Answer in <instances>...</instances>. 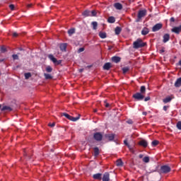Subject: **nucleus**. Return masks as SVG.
<instances>
[{"instance_id": "f257e3e1", "label": "nucleus", "mask_w": 181, "mask_h": 181, "mask_svg": "<svg viewBox=\"0 0 181 181\" xmlns=\"http://www.w3.org/2000/svg\"><path fill=\"white\" fill-rule=\"evenodd\" d=\"M146 42H144L142 39L138 38L136 41L133 42L134 49H141V47H145Z\"/></svg>"}, {"instance_id": "f03ea898", "label": "nucleus", "mask_w": 181, "mask_h": 181, "mask_svg": "<svg viewBox=\"0 0 181 181\" xmlns=\"http://www.w3.org/2000/svg\"><path fill=\"white\" fill-rule=\"evenodd\" d=\"M61 115L62 117H65L67 119H69V121H73V122H76V121H78V119H80V116L74 117L66 112L62 113Z\"/></svg>"}, {"instance_id": "7ed1b4c3", "label": "nucleus", "mask_w": 181, "mask_h": 181, "mask_svg": "<svg viewBox=\"0 0 181 181\" xmlns=\"http://www.w3.org/2000/svg\"><path fill=\"white\" fill-rule=\"evenodd\" d=\"M48 59H49V60L54 63V66H59V64H62V60H57V59L54 58L53 54H49Z\"/></svg>"}, {"instance_id": "20e7f679", "label": "nucleus", "mask_w": 181, "mask_h": 181, "mask_svg": "<svg viewBox=\"0 0 181 181\" xmlns=\"http://www.w3.org/2000/svg\"><path fill=\"white\" fill-rule=\"evenodd\" d=\"M133 98L136 100V101H142L144 98H145V95L139 92L136 93L133 95Z\"/></svg>"}, {"instance_id": "39448f33", "label": "nucleus", "mask_w": 181, "mask_h": 181, "mask_svg": "<svg viewBox=\"0 0 181 181\" xmlns=\"http://www.w3.org/2000/svg\"><path fill=\"white\" fill-rule=\"evenodd\" d=\"M93 139L97 141V142H101L103 141V133L95 132L93 134Z\"/></svg>"}, {"instance_id": "423d86ee", "label": "nucleus", "mask_w": 181, "mask_h": 181, "mask_svg": "<svg viewBox=\"0 0 181 181\" xmlns=\"http://www.w3.org/2000/svg\"><path fill=\"white\" fill-rule=\"evenodd\" d=\"M144 16H146V10L144 9L139 11L137 16L138 20L136 22H139V20L142 19V18H144Z\"/></svg>"}, {"instance_id": "0eeeda50", "label": "nucleus", "mask_w": 181, "mask_h": 181, "mask_svg": "<svg viewBox=\"0 0 181 181\" xmlns=\"http://www.w3.org/2000/svg\"><path fill=\"white\" fill-rule=\"evenodd\" d=\"M171 168L169 167V165H163L160 167V173H169L170 172Z\"/></svg>"}, {"instance_id": "6e6552de", "label": "nucleus", "mask_w": 181, "mask_h": 181, "mask_svg": "<svg viewBox=\"0 0 181 181\" xmlns=\"http://www.w3.org/2000/svg\"><path fill=\"white\" fill-rule=\"evenodd\" d=\"M163 25L162 23H159L156 24L153 28H152V32H158V30H160L162 29Z\"/></svg>"}, {"instance_id": "1a4fd4ad", "label": "nucleus", "mask_w": 181, "mask_h": 181, "mask_svg": "<svg viewBox=\"0 0 181 181\" xmlns=\"http://www.w3.org/2000/svg\"><path fill=\"white\" fill-rule=\"evenodd\" d=\"M170 40V35L166 33L163 36V42L168 43Z\"/></svg>"}, {"instance_id": "9d476101", "label": "nucleus", "mask_w": 181, "mask_h": 181, "mask_svg": "<svg viewBox=\"0 0 181 181\" xmlns=\"http://www.w3.org/2000/svg\"><path fill=\"white\" fill-rule=\"evenodd\" d=\"M106 139H108V141H114L115 139V134H107L105 135Z\"/></svg>"}, {"instance_id": "9b49d317", "label": "nucleus", "mask_w": 181, "mask_h": 181, "mask_svg": "<svg viewBox=\"0 0 181 181\" xmlns=\"http://www.w3.org/2000/svg\"><path fill=\"white\" fill-rule=\"evenodd\" d=\"M102 177H103V174L101 173H96L93 175V179H95V180H101V179H103Z\"/></svg>"}, {"instance_id": "f8f14e48", "label": "nucleus", "mask_w": 181, "mask_h": 181, "mask_svg": "<svg viewBox=\"0 0 181 181\" xmlns=\"http://www.w3.org/2000/svg\"><path fill=\"white\" fill-rule=\"evenodd\" d=\"M139 145H140V146H143V148H146V146H148V141H146V140H141L139 142Z\"/></svg>"}, {"instance_id": "ddd939ff", "label": "nucleus", "mask_w": 181, "mask_h": 181, "mask_svg": "<svg viewBox=\"0 0 181 181\" xmlns=\"http://www.w3.org/2000/svg\"><path fill=\"white\" fill-rule=\"evenodd\" d=\"M103 181H110V173H105L103 175V177L102 178Z\"/></svg>"}, {"instance_id": "4468645a", "label": "nucleus", "mask_w": 181, "mask_h": 181, "mask_svg": "<svg viewBox=\"0 0 181 181\" xmlns=\"http://www.w3.org/2000/svg\"><path fill=\"white\" fill-rule=\"evenodd\" d=\"M148 33H149V28L144 27L142 30H141V35L143 36H146V35H148Z\"/></svg>"}, {"instance_id": "2eb2a0df", "label": "nucleus", "mask_w": 181, "mask_h": 181, "mask_svg": "<svg viewBox=\"0 0 181 181\" xmlns=\"http://www.w3.org/2000/svg\"><path fill=\"white\" fill-rule=\"evenodd\" d=\"M112 62H113V63H119V62H121V57L117 56L112 57Z\"/></svg>"}, {"instance_id": "dca6fc26", "label": "nucleus", "mask_w": 181, "mask_h": 181, "mask_svg": "<svg viewBox=\"0 0 181 181\" xmlns=\"http://www.w3.org/2000/svg\"><path fill=\"white\" fill-rule=\"evenodd\" d=\"M59 49L62 52H66V49H67V44L63 43L59 45Z\"/></svg>"}, {"instance_id": "f3484780", "label": "nucleus", "mask_w": 181, "mask_h": 181, "mask_svg": "<svg viewBox=\"0 0 181 181\" xmlns=\"http://www.w3.org/2000/svg\"><path fill=\"white\" fill-rule=\"evenodd\" d=\"M114 7L115 8V9L121 11V9H122V4H121L120 3H115L114 4Z\"/></svg>"}, {"instance_id": "a211bd4d", "label": "nucleus", "mask_w": 181, "mask_h": 181, "mask_svg": "<svg viewBox=\"0 0 181 181\" xmlns=\"http://www.w3.org/2000/svg\"><path fill=\"white\" fill-rule=\"evenodd\" d=\"M111 69V63L107 62L103 66V70H110Z\"/></svg>"}, {"instance_id": "6ab92c4d", "label": "nucleus", "mask_w": 181, "mask_h": 181, "mask_svg": "<svg viewBox=\"0 0 181 181\" xmlns=\"http://www.w3.org/2000/svg\"><path fill=\"white\" fill-rule=\"evenodd\" d=\"M82 15L85 16V18H87V16H91V11L86 10L83 12Z\"/></svg>"}, {"instance_id": "aec40b11", "label": "nucleus", "mask_w": 181, "mask_h": 181, "mask_svg": "<svg viewBox=\"0 0 181 181\" xmlns=\"http://www.w3.org/2000/svg\"><path fill=\"white\" fill-rule=\"evenodd\" d=\"M108 23H115V17L110 16L107 18Z\"/></svg>"}, {"instance_id": "412c9836", "label": "nucleus", "mask_w": 181, "mask_h": 181, "mask_svg": "<svg viewBox=\"0 0 181 181\" xmlns=\"http://www.w3.org/2000/svg\"><path fill=\"white\" fill-rule=\"evenodd\" d=\"M181 86V77L177 78L175 83V87H180Z\"/></svg>"}, {"instance_id": "4be33fe9", "label": "nucleus", "mask_w": 181, "mask_h": 181, "mask_svg": "<svg viewBox=\"0 0 181 181\" xmlns=\"http://www.w3.org/2000/svg\"><path fill=\"white\" fill-rule=\"evenodd\" d=\"M94 151V156H98L100 155V149L98 147H95L93 148Z\"/></svg>"}, {"instance_id": "5701e85b", "label": "nucleus", "mask_w": 181, "mask_h": 181, "mask_svg": "<svg viewBox=\"0 0 181 181\" xmlns=\"http://www.w3.org/2000/svg\"><path fill=\"white\" fill-rule=\"evenodd\" d=\"M91 25L93 26V30H97V28L98 26V23H97L96 21H93L91 23Z\"/></svg>"}, {"instance_id": "b1692460", "label": "nucleus", "mask_w": 181, "mask_h": 181, "mask_svg": "<svg viewBox=\"0 0 181 181\" xmlns=\"http://www.w3.org/2000/svg\"><path fill=\"white\" fill-rule=\"evenodd\" d=\"M122 30V28H121V27H116L115 29V35H119V33H121Z\"/></svg>"}, {"instance_id": "393cba45", "label": "nucleus", "mask_w": 181, "mask_h": 181, "mask_svg": "<svg viewBox=\"0 0 181 181\" xmlns=\"http://www.w3.org/2000/svg\"><path fill=\"white\" fill-rule=\"evenodd\" d=\"M99 37H100V39H105L107 37V33L104 32H100Z\"/></svg>"}, {"instance_id": "a878e982", "label": "nucleus", "mask_w": 181, "mask_h": 181, "mask_svg": "<svg viewBox=\"0 0 181 181\" xmlns=\"http://www.w3.org/2000/svg\"><path fill=\"white\" fill-rule=\"evenodd\" d=\"M145 93H146V87H145V86H141L140 88V93L144 95Z\"/></svg>"}, {"instance_id": "bb28decb", "label": "nucleus", "mask_w": 181, "mask_h": 181, "mask_svg": "<svg viewBox=\"0 0 181 181\" xmlns=\"http://www.w3.org/2000/svg\"><path fill=\"white\" fill-rule=\"evenodd\" d=\"M1 111H12V107H11L10 106H4L1 108Z\"/></svg>"}, {"instance_id": "cd10ccee", "label": "nucleus", "mask_w": 181, "mask_h": 181, "mask_svg": "<svg viewBox=\"0 0 181 181\" xmlns=\"http://www.w3.org/2000/svg\"><path fill=\"white\" fill-rule=\"evenodd\" d=\"M123 74H127L129 71V66H124L122 69Z\"/></svg>"}, {"instance_id": "c85d7f7f", "label": "nucleus", "mask_w": 181, "mask_h": 181, "mask_svg": "<svg viewBox=\"0 0 181 181\" xmlns=\"http://www.w3.org/2000/svg\"><path fill=\"white\" fill-rule=\"evenodd\" d=\"M44 77H45L46 80H52L53 78V76L50 74H44Z\"/></svg>"}, {"instance_id": "c756f323", "label": "nucleus", "mask_w": 181, "mask_h": 181, "mask_svg": "<svg viewBox=\"0 0 181 181\" xmlns=\"http://www.w3.org/2000/svg\"><path fill=\"white\" fill-rule=\"evenodd\" d=\"M163 103H164L165 104H167V103H170V102L172 101V98H170V96H168V97L164 98V99L163 100Z\"/></svg>"}, {"instance_id": "7c9ffc66", "label": "nucleus", "mask_w": 181, "mask_h": 181, "mask_svg": "<svg viewBox=\"0 0 181 181\" xmlns=\"http://www.w3.org/2000/svg\"><path fill=\"white\" fill-rule=\"evenodd\" d=\"M74 33H76L75 28H71L70 30H68V35H69V36H71V35H74Z\"/></svg>"}, {"instance_id": "2f4dec72", "label": "nucleus", "mask_w": 181, "mask_h": 181, "mask_svg": "<svg viewBox=\"0 0 181 181\" xmlns=\"http://www.w3.org/2000/svg\"><path fill=\"white\" fill-rule=\"evenodd\" d=\"M24 76H25V80H28V78H30V77H32V74H30V72L25 73Z\"/></svg>"}, {"instance_id": "473e14b6", "label": "nucleus", "mask_w": 181, "mask_h": 181, "mask_svg": "<svg viewBox=\"0 0 181 181\" xmlns=\"http://www.w3.org/2000/svg\"><path fill=\"white\" fill-rule=\"evenodd\" d=\"M46 71L47 73H52V71H53V68H52L50 66H47L46 67Z\"/></svg>"}, {"instance_id": "72a5a7b5", "label": "nucleus", "mask_w": 181, "mask_h": 181, "mask_svg": "<svg viewBox=\"0 0 181 181\" xmlns=\"http://www.w3.org/2000/svg\"><path fill=\"white\" fill-rule=\"evenodd\" d=\"M152 146H157V145H159V141L154 140L151 142Z\"/></svg>"}, {"instance_id": "f704fd0d", "label": "nucleus", "mask_w": 181, "mask_h": 181, "mask_svg": "<svg viewBox=\"0 0 181 181\" xmlns=\"http://www.w3.org/2000/svg\"><path fill=\"white\" fill-rule=\"evenodd\" d=\"M149 156H146L143 158V162H144V163H149Z\"/></svg>"}, {"instance_id": "c9c22d12", "label": "nucleus", "mask_w": 181, "mask_h": 181, "mask_svg": "<svg viewBox=\"0 0 181 181\" xmlns=\"http://www.w3.org/2000/svg\"><path fill=\"white\" fill-rule=\"evenodd\" d=\"M117 166H122V160H117L116 162Z\"/></svg>"}, {"instance_id": "e433bc0d", "label": "nucleus", "mask_w": 181, "mask_h": 181, "mask_svg": "<svg viewBox=\"0 0 181 181\" xmlns=\"http://www.w3.org/2000/svg\"><path fill=\"white\" fill-rule=\"evenodd\" d=\"M13 60H19V56L18 54L12 55Z\"/></svg>"}, {"instance_id": "4c0bfd02", "label": "nucleus", "mask_w": 181, "mask_h": 181, "mask_svg": "<svg viewBox=\"0 0 181 181\" xmlns=\"http://www.w3.org/2000/svg\"><path fill=\"white\" fill-rule=\"evenodd\" d=\"M124 145H126V146H127L129 148V149H131V146L128 144V141L124 140Z\"/></svg>"}, {"instance_id": "58836bf2", "label": "nucleus", "mask_w": 181, "mask_h": 181, "mask_svg": "<svg viewBox=\"0 0 181 181\" xmlns=\"http://www.w3.org/2000/svg\"><path fill=\"white\" fill-rule=\"evenodd\" d=\"M1 53H5L6 52V48L4 46H2L1 47Z\"/></svg>"}, {"instance_id": "ea45409f", "label": "nucleus", "mask_w": 181, "mask_h": 181, "mask_svg": "<svg viewBox=\"0 0 181 181\" xmlns=\"http://www.w3.org/2000/svg\"><path fill=\"white\" fill-rule=\"evenodd\" d=\"M97 15V12L95 11H90V16H95Z\"/></svg>"}, {"instance_id": "a19ab883", "label": "nucleus", "mask_w": 181, "mask_h": 181, "mask_svg": "<svg viewBox=\"0 0 181 181\" xmlns=\"http://www.w3.org/2000/svg\"><path fill=\"white\" fill-rule=\"evenodd\" d=\"M177 129L181 130V122L180 121L177 123Z\"/></svg>"}, {"instance_id": "79ce46f5", "label": "nucleus", "mask_w": 181, "mask_h": 181, "mask_svg": "<svg viewBox=\"0 0 181 181\" xmlns=\"http://www.w3.org/2000/svg\"><path fill=\"white\" fill-rule=\"evenodd\" d=\"M9 8H10L11 11H15V5L10 4Z\"/></svg>"}, {"instance_id": "37998d69", "label": "nucleus", "mask_w": 181, "mask_h": 181, "mask_svg": "<svg viewBox=\"0 0 181 181\" xmlns=\"http://www.w3.org/2000/svg\"><path fill=\"white\" fill-rule=\"evenodd\" d=\"M83 50H84V48L81 47V48L78 49V53H81Z\"/></svg>"}, {"instance_id": "c03bdc74", "label": "nucleus", "mask_w": 181, "mask_h": 181, "mask_svg": "<svg viewBox=\"0 0 181 181\" xmlns=\"http://www.w3.org/2000/svg\"><path fill=\"white\" fill-rule=\"evenodd\" d=\"M54 125H56V123L53 122L52 124H49V127H51V128H53V127H54Z\"/></svg>"}, {"instance_id": "a18cd8bd", "label": "nucleus", "mask_w": 181, "mask_h": 181, "mask_svg": "<svg viewBox=\"0 0 181 181\" xmlns=\"http://www.w3.org/2000/svg\"><path fill=\"white\" fill-rule=\"evenodd\" d=\"M149 100H151V97L148 96L146 98H144V101H149Z\"/></svg>"}, {"instance_id": "49530a36", "label": "nucleus", "mask_w": 181, "mask_h": 181, "mask_svg": "<svg viewBox=\"0 0 181 181\" xmlns=\"http://www.w3.org/2000/svg\"><path fill=\"white\" fill-rule=\"evenodd\" d=\"M168 108H169L168 106H163V110L164 111H168Z\"/></svg>"}, {"instance_id": "de8ad7c7", "label": "nucleus", "mask_w": 181, "mask_h": 181, "mask_svg": "<svg viewBox=\"0 0 181 181\" xmlns=\"http://www.w3.org/2000/svg\"><path fill=\"white\" fill-rule=\"evenodd\" d=\"M127 124H134V122L132 120L129 119L127 121Z\"/></svg>"}, {"instance_id": "09e8293b", "label": "nucleus", "mask_w": 181, "mask_h": 181, "mask_svg": "<svg viewBox=\"0 0 181 181\" xmlns=\"http://www.w3.org/2000/svg\"><path fill=\"white\" fill-rule=\"evenodd\" d=\"M170 22H175V18L173 17H171L170 19Z\"/></svg>"}, {"instance_id": "8fccbe9b", "label": "nucleus", "mask_w": 181, "mask_h": 181, "mask_svg": "<svg viewBox=\"0 0 181 181\" xmlns=\"http://www.w3.org/2000/svg\"><path fill=\"white\" fill-rule=\"evenodd\" d=\"M13 37H17L18 33H14L13 34Z\"/></svg>"}, {"instance_id": "3c124183", "label": "nucleus", "mask_w": 181, "mask_h": 181, "mask_svg": "<svg viewBox=\"0 0 181 181\" xmlns=\"http://www.w3.org/2000/svg\"><path fill=\"white\" fill-rule=\"evenodd\" d=\"M139 158L140 159H142V158H144V155L143 154H139Z\"/></svg>"}, {"instance_id": "603ef678", "label": "nucleus", "mask_w": 181, "mask_h": 181, "mask_svg": "<svg viewBox=\"0 0 181 181\" xmlns=\"http://www.w3.org/2000/svg\"><path fill=\"white\" fill-rule=\"evenodd\" d=\"M78 71H79V73H83V71H84V69H81Z\"/></svg>"}, {"instance_id": "864d4df0", "label": "nucleus", "mask_w": 181, "mask_h": 181, "mask_svg": "<svg viewBox=\"0 0 181 181\" xmlns=\"http://www.w3.org/2000/svg\"><path fill=\"white\" fill-rule=\"evenodd\" d=\"M105 107H106V108H108V107H110V104L109 103H106L105 104Z\"/></svg>"}, {"instance_id": "5fc2aeb1", "label": "nucleus", "mask_w": 181, "mask_h": 181, "mask_svg": "<svg viewBox=\"0 0 181 181\" xmlns=\"http://www.w3.org/2000/svg\"><path fill=\"white\" fill-rule=\"evenodd\" d=\"M27 8H32V4H28Z\"/></svg>"}, {"instance_id": "6e6d98bb", "label": "nucleus", "mask_w": 181, "mask_h": 181, "mask_svg": "<svg viewBox=\"0 0 181 181\" xmlns=\"http://www.w3.org/2000/svg\"><path fill=\"white\" fill-rule=\"evenodd\" d=\"M160 53H165V49H162L161 50H160Z\"/></svg>"}, {"instance_id": "4d7b16f0", "label": "nucleus", "mask_w": 181, "mask_h": 181, "mask_svg": "<svg viewBox=\"0 0 181 181\" xmlns=\"http://www.w3.org/2000/svg\"><path fill=\"white\" fill-rule=\"evenodd\" d=\"M112 49V46H110L109 47H108V50H111Z\"/></svg>"}, {"instance_id": "13d9d810", "label": "nucleus", "mask_w": 181, "mask_h": 181, "mask_svg": "<svg viewBox=\"0 0 181 181\" xmlns=\"http://www.w3.org/2000/svg\"><path fill=\"white\" fill-rule=\"evenodd\" d=\"M178 66H181V59L178 62Z\"/></svg>"}, {"instance_id": "bf43d9fd", "label": "nucleus", "mask_w": 181, "mask_h": 181, "mask_svg": "<svg viewBox=\"0 0 181 181\" xmlns=\"http://www.w3.org/2000/svg\"><path fill=\"white\" fill-rule=\"evenodd\" d=\"M147 112H143V115H147Z\"/></svg>"}, {"instance_id": "052dcab7", "label": "nucleus", "mask_w": 181, "mask_h": 181, "mask_svg": "<svg viewBox=\"0 0 181 181\" xmlns=\"http://www.w3.org/2000/svg\"><path fill=\"white\" fill-rule=\"evenodd\" d=\"M4 60H5V59H0L1 62H4Z\"/></svg>"}, {"instance_id": "680f3d73", "label": "nucleus", "mask_w": 181, "mask_h": 181, "mask_svg": "<svg viewBox=\"0 0 181 181\" xmlns=\"http://www.w3.org/2000/svg\"><path fill=\"white\" fill-rule=\"evenodd\" d=\"M94 112H97V109H95V110H94Z\"/></svg>"}, {"instance_id": "e2e57ef3", "label": "nucleus", "mask_w": 181, "mask_h": 181, "mask_svg": "<svg viewBox=\"0 0 181 181\" xmlns=\"http://www.w3.org/2000/svg\"><path fill=\"white\" fill-rule=\"evenodd\" d=\"M2 107V105H0V108Z\"/></svg>"}]
</instances>
